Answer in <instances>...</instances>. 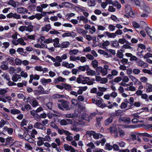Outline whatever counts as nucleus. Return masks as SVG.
Listing matches in <instances>:
<instances>
[{
	"label": "nucleus",
	"instance_id": "8fccbe9b",
	"mask_svg": "<svg viewBox=\"0 0 152 152\" xmlns=\"http://www.w3.org/2000/svg\"><path fill=\"white\" fill-rule=\"evenodd\" d=\"M104 35L103 34H99L97 37V38L99 42H100L101 41L104 39Z\"/></svg>",
	"mask_w": 152,
	"mask_h": 152
},
{
	"label": "nucleus",
	"instance_id": "13d9d810",
	"mask_svg": "<svg viewBox=\"0 0 152 152\" xmlns=\"http://www.w3.org/2000/svg\"><path fill=\"white\" fill-rule=\"evenodd\" d=\"M122 81L125 83H128L129 81V77L127 76H124L122 79Z\"/></svg>",
	"mask_w": 152,
	"mask_h": 152
},
{
	"label": "nucleus",
	"instance_id": "aec40b11",
	"mask_svg": "<svg viewBox=\"0 0 152 152\" xmlns=\"http://www.w3.org/2000/svg\"><path fill=\"white\" fill-rule=\"evenodd\" d=\"M123 114V111L121 110H118L115 111V112L113 113V115L114 116H119Z\"/></svg>",
	"mask_w": 152,
	"mask_h": 152
},
{
	"label": "nucleus",
	"instance_id": "58836bf2",
	"mask_svg": "<svg viewBox=\"0 0 152 152\" xmlns=\"http://www.w3.org/2000/svg\"><path fill=\"white\" fill-rule=\"evenodd\" d=\"M94 132L93 131H88L86 132V134L89 137H91L92 135L93 136Z\"/></svg>",
	"mask_w": 152,
	"mask_h": 152
},
{
	"label": "nucleus",
	"instance_id": "f257e3e1",
	"mask_svg": "<svg viewBox=\"0 0 152 152\" xmlns=\"http://www.w3.org/2000/svg\"><path fill=\"white\" fill-rule=\"evenodd\" d=\"M58 102H61V104H57L58 108L61 110L64 111V109L67 110H71V107L69 106V102L64 100L58 101Z\"/></svg>",
	"mask_w": 152,
	"mask_h": 152
},
{
	"label": "nucleus",
	"instance_id": "2eb2a0df",
	"mask_svg": "<svg viewBox=\"0 0 152 152\" xmlns=\"http://www.w3.org/2000/svg\"><path fill=\"white\" fill-rule=\"evenodd\" d=\"M51 29L50 25L49 24H46L44 26L42 27L41 28L42 31H46L48 32Z\"/></svg>",
	"mask_w": 152,
	"mask_h": 152
},
{
	"label": "nucleus",
	"instance_id": "f8f14e48",
	"mask_svg": "<svg viewBox=\"0 0 152 152\" xmlns=\"http://www.w3.org/2000/svg\"><path fill=\"white\" fill-rule=\"evenodd\" d=\"M130 121L131 119L129 117H120L119 119V122L124 121L126 124L130 123Z\"/></svg>",
	"mask_w": 152,
	"mask_h": 152
},
{
	"label": "nucleus",
	"instance_id": "f3484780",
	"mask_svg": "<svg viewBox=\"0 0 152 152\" xmlns=\"http://www.w3.org/2000/svg\"><path fill=\"white\" fill-rule=\"evenodd\" d=\"M86 73L88 75L94 76L96 74V73L95 71L91 70L90 68L87 69Z\"/></svg>",
	"mask_w": 152,
	"mask_h": 152
},
{
	"label": "nucleus",
	"instance_id": "c9c22d12",
	"mask_svg": "<svg viewBox=\"0 0 152 152\" xmlns=\"http://www.w3.org/2000/svg\"><path fill=\"white\" fill-rule=\"evenodd\" d=\"M102 134L99 133H96L95 132L94 134L93 137L95 139H97L100 137L102 138Z\"/></svg>",
	"mask_w": 152,
	"mask_h": 152
},
{
	"label": "nucleus",
	"instance_id": "7c9ffc66",
	"mask_svg": "<svg viewBox=\"0 0 152 152\" xmlns=\"http://www.w3.org/2000/svg\"><path fill=\"white\" fill-rule=\"evenodd\" d=\"M87 59L85 57L79 56L77 57V60H79L82 63L85 62Z\"/></svg>",
	"mask_w": 152,
	"mask_h": 152
},
{
	"label": "nucleus",
	"instance_id": "4be33fe9",
	"mask_svg": "<svg viewBox=\"0 0 152 152\" xmlns=\"http://www.w3.org/2000/svg\"><path fill=\"white\" fill-rule=\"evenodd\" d=\"M5 62L3 61L1 63V65L0 66V68L3 70H7L9 69L8 66L5 64Z\"/></svg>",
	"mask_w": 152,
	"mask_h": 152
},
{
	"label": "nucleus",
	"instance_id": "e433bc0d",
	"mask_svg": "<svg viewBox=\"0 0 152 152\" xmlns=\"http://www.w3.org/2000/svg\"><path fill=\"white\" fill-rule=\"evenodd\" d=\"M43 138L41 137H39L38 139L39 140L37 142V145L39 146H40L44 144L43 140H42Z\"/></svg>",
	"mask_w": 152,
	"mask_h": 152
},
{
	"label": "nucleus",
	"instance_id": "393cba45",
	"mask_svg": "<svg viewBox=\"0 0 152 152\" xmlns=\"http://www.w3.org/2000/svg\"><path fill=\"white\" fill-rule=\"evenodd\" d=\"M65 97V96L64 95H60L58 94H55L52 96V98L54 99L64 98Z\"/></svg>",
	"mask_w": 152,
	"mask_h": 152
},
{
	"label": "nucleus",
	"instance_id": "ea45409f",
	"mask_svg": "<svg viewBox=\"0 0 152 152\" xmlns=\"http://www.w3.org/2000/svg\"><path fill=\"white\" fill-rule=\"evenodd\" d=\"M18 44H19L20 45L23 46L26 45V43L24 42L23 39L21 38L18 39Z\"/></svg>",
	"mask_w": 152,
	"mask_h": 152
},
{
	"label": "nucleus",
	"instance_id": "49530a36",
	"mask_svg": "<svg viewBox=\"0 0 152 152\" xmlns=\"http://www.w3.org/2000/svg\"><path fill=\"white\" fill-rule=\"evenodd\" d=\"M140 80L142 82L144 83H146L148 81L147 78L145 77H141Z\"/></svg>",
	"mask_w": 152,
	"mask_h": 152
},
{
	"label": "nucleus",
	"instance_id": "69168bd1",
	"mask_svg": "<svg viewBox=\"0 0 152 152\" xmlns=\"http://www.w3.org/2000/svg\"><path fill=\"white\" fill-rule=\"evenodd\" d=\"M36 35H28L27 36L28 38L32 40H35V37Z\"/></svg>",
	"mask_w": 152,
	"mask_h": 152
},
{
	"label": "nucleus",
	"instance_id": "b1692460",
	"mask_svg": "<svg viewBox=\"0 0 152 152\" xmlns=\"http://www.w3.org/2000/svg\"><path fill=\"white\" fill-rule=\"evenodd\" d=\"M125 90L126 91H135L136 88L133 86H128V87L125 88Z\"/></svg>",
	"mask_w": 152,
	"mask_h": 152
},
{
	"label": "nucleus",
	"instance_id": "5701e85b",
	"mask_svg": "<svg viewBox=\"0 0 152 152\" xmlns=\"http://www.w3.org/2000/svg\"><path fill=\"white\" fill-rule=\"evenodd\" d=\"M76 31L78 33L83 34H85L86 33L85 30L80 28H77L76 29Z\"/></svg>",
	"mask_w": 152,
	"mask_h": 152
},
{
	"label": "nucleus",
	"instance_id": "2f4dec72",
	"mask_svg": "<svg viewBox=\"0 0 152 152\" xmlns=\"http://www.w3.org/2000/svg\"><path fill=\"white\" fill-rule=\"evenodd\" d=\"M98 62L96 60H95L92 61L91 64L93 67L94 68H96L98 66Z\"/></svg>",
	"mask_w": 152,
	"mask_h": 152
},
{
	"label": "nucleus",
	"instance_id": "c756f323",
	"mask_svg": "<svg viewBox=\"0 0 152 152\" xmlns=\"http://www.w3.org/2000/svg\"><path fill=\"white\" fill-rule=\"evenodd\" d=\"M10 112L11 114L13 115L19 114L21 113L19 110L16 109H12Z\"/></svg>",
	"mask_w": 152,
	"mask_h": 152
},
{
	"label": "nucleus",
	"instance_id": "603ef678",
	"mask_svg": "<svg viewBox=\"0 0 152 152\" xmlns=\"http://www.w3.org/2000/svg\"><path fill=\"white\" fill-rule=\"evenodd\" d=\"M20 74V75L21 77V76L25 78L27 77L28 76V74L24 71H21Z\"/></svg>",
	"mask_w": 152,
	"mask_h": 152
},
{
	"label": "nucleus",
	"instance_id": "4d7b16f0",
	"mask_svg": "<svg viewBox=\"0 0 152 152\" xmlns=\"http://www.w3.org/2000/svg\"><path fill=\"white\" fill-rule=\"evenodd\" d=\"M113 148L112 146L109 143H107L105 147V149H108L109 150H111Z\"/></svg>",
	"mask_w": 152,
	"mask_h": 152
},
{
	"label": "nucleus",
	"instance_id": "79ce46f5",
	"mask_svg": "<svg viewBox=\"0 0 152 152\" xmlns=\"http://www.w3.org/2000/svg\"><path fill=\"white\" fill-rule=\"evenodd\" d=\"M1 76L5 79L7 80H9L10 79L8 74L7 73H4L1 75Z\"/></svg>",
	"mask_w": 152,
	"mask_h": 152
},
{
	"label": "nucleus",
	"instance_id": "39448f33",
	"mask_svg": "<svg viewBox=\"0 0 152 152\" xmlns=\"http://www.w3.org/2000/svg\"><path fill=\"white\" fill-rule=\"evenodd\" d=\"M7 4L14 8H15L17 7H19L20 4L19 2L15 1L13 0H9L7 2Z\"/></svg>",
	"mask_w": 152,
	"mask_h": 152
},
{
	"label": "nucleus",
	"instance_id": "6e6552de",
	"mask_svg": "<svg viewBox=\"0 0 152 152\" xmlns=\"http://www.w3.org/2000/svg\"><path fill=\"white\" fill-rule=\"evenodd\" d=\"M109 130L111 133H114V136L115 137H117L118 136V134L117 131V129L115 126L114 125H111L110 127Z\"/></svg>",
	"mask_w": 152,
	"mask_h": 152
},
{
	"label": "nucleus",
	"instance_id": "a18cd8bd",
	"mask_svg": "<svg viewBox=\"0 0 152 152\" xmlns=\"http://www.w3.org/2000/svg\"><path fill=\"white\" fill-rule=\"evenodd\" d=\"M64 147L65 150L69 151H70L72 146L71 145L69 146L68 144H65L64 145Z\"/></svg>",
	"mask_w": 152,
	"mask_h": 152
},
{
	"label": "nucleus",
	"instance_id": "774afa93",
	"mask_svg": "<svg viewBox=\"0 0 152 152\" xmlns=\"http://www.w3.org/2000/svg\"><path fill=\"white\" fill-rule=\"evenodd\" d=\"M108 28L111 31H113L115 30V26L111 24H110L109 25Z\"/></svg>",
	"mask_w": 152,
	"mask_h": 152
},
{
	"label": "nucleus",
	"instance_id": "dca6fc26",
	"mask_svg": "<svg viewBox=\"0 0 152 152\" xmlns=\"http://www.w3.org/2000/svg\"><path fill=\"white\" fill-rule=\"evenodd\" d=\"M78 20H79L80 21H82L83 23H86L88 22V19L87 18L83 16H78L77 17Z\"/></svg>",
	"mask_w": 152,
	"mask_h": 152
},
{
	"label": "nucleus",
	"instance_id": "052dcab7",
	"mask_svg": "<svg viewBox=\"0 0 152 152\" xmlns=\"http://www.w3.org/2000/svg\"><path fill=\"white\" fill-rule=\"evenodd\" d=\"M141 98L145 99L146 101H148V95L146 94H142L141 95Z\"/></svg>",
	"mask_w": 152,
	"mask_h": 152
},
{
	"label": "nucleus",
	"instance_id": "f704fd0d",
	"mask_svg": "<svg viewBox=\"0 0 152 152\" xmlns=\"http://www.w3.org/2000/svg\"><path fill=\"white\" fill-rule=\"evenodd\" d=\"M146 86L148 87L146 91L147 92H150L152 91V85L148 83H146Z\"/></svg>",
	"mask_w": 152,
	"mask_h": 152
},
{
	"label": "nucleus",
	"instance_id": "9d476101",
	"mask_svg": "<svg viewBox=\"0 0 152 152\" xmlns=\"http://www.w3.org/2000/svg\"><path fill=\"white\" fill-rule=\"evenodd\" d=\"M62 66L69 69H72L75 66L73 64H69L68 62L65 61L63 62L62 63Z\"/></svg>",
	"mask_w": 152,
	"mask_h": 152
},
{
	"label": "nucleus",
	"instance_id": "680f3d73",
	"mask_svg": "<svg viewBox=\"0 0 152 152\" xmlns=\"http://www.w3.org/2000/svg\"><path fill=\"white\" fill-rule=\"evenodd\" d=\"M4 129L9 134H12L13 132V129L12 128L5 127Z\"/></svg>",
	"mask_w": 152,
	"mask_h": 152
},
{
	"label": "nucleus",
	"instance_id": "1a4fd4ad",
	"mask_svg": "<svg viewBox=\"0 0 152 152\" xmlns=\"http://www.w3.org/2000/svg\"><path fill=\"white\" fill-rule=\"evenodd\" d=\"M129 77L131 81L133 82L135 85H136L137 84H140V81L134 76L132 75H129Z\"/></svg>",
	"mask_w": 152,
	"mask_h": 152
},
{
	"label": "nucleus",
	"instance_id": "c03bdc74",
	"mask_svg": "<svg viewBox=\"0 0 152 152\" xmlns=\"http://www.w3.org/2000/svg\"><path fill=\"white\" fill-rule=\"evenodd\" d=\"M22 61L18 58H16L15 59V62L17 65H20L22 63Z\"/></svg>",
	"mask_w": 152,
	"mask_h": 152
},
{
	"label": "nucleus",
	"instance_id": "c85d7f7f",
	"mask_svg": "<svg viewBox=\"0 0 152 152\" xmlns=\"http://www.w3.org/2000/svg\"><path fill=\"white\" fill-rule=\"evenodd\" d=\"M96 104L99 107L102 108H103L104 107V105L103 104L101 100L96 101Z\"/></svg>",
	"mask_w": 152,
	"mask_h": 152
},
{
	"label": "nucleus",
	"instance_id": "412c9836",
	"mask_svg": "<svg viewBox=\"0 0 152 152\" xmlns=\"http://www.w3.org/2000/svg\"><path fill=\"white\" fill-rule=\"evenodd\" d=\"M105 34L109 38H114L116 37V35L115 33H110L108 32H106Z\"/></svg>",
	"mask_w": 152,
	"mask_h": 152
},
{
	"label": "nucleus",
	"instance_id": "bb28decb",
	"mask_svg": "<svg viewBox=\"0 0 152 152\" xmlns=\"http://www.w3.org/2000/svg\"><path fill=\"white\" fill-rule=\"evenodd\" d=\"M95 0H88L87 4L89 7H93L95 5Z\"/></svg>",
	"mask_w": 152,
	"mask_h": 152
},
{
	"label": "nucleus",
	"instance_id": "a211bd4d",
	"mask_svg": "<svg viewBox=\"0 0 152 152\" xmlns=\"http://www.w3.org/2000/svg\"><path fill=\"white\" fill-rule=\"evenodd\" d=\"M20 75L17 74L13 75L12 77V80L14 82H16L18 80L21 79Z\"/></svg>",
	"mask_w": 152,
	"mask_h": 152
},
{
	"label": "nucleus",
	"instance_id": "e2e57ef3",
	"mask_svg": "<svg viewBox=\"0 0 152 152\" xmlns=\"http://www.w3.org/2000/svg\"><path fill=\"white\" fill-rule=\"evenodd\" d=\"M141 135L142 136L146 137L149 138H151L152 137V134L151 135L147 133H142Z\"/></svg>",
	"mask_w": 152,
	"mask_h": 152
},
{
	"label": "nucleus",
	"instance_id": "5fc2aeb1",
	"mask_svg": "<svg viewBox=\"0 0 152 152\" xmlns=\"http://www.w3.org/2000/svg\"><path fill=\"white\" fill-rule=\"evenodd\" d=\"M133 72L135 75H137L140 73V71L138 69L135 68L133 69Z\"/></svg>",
	"mask_w": 152,
	"mask_h": 152
},
{
	"label": "nucleus",
	"instance_id": "ddd939ff",
	"mask_svg": "<svg viewBox=\"0 0 152 152\" xmlns=\"http://www.w3.org/2000/svg\"><path fill=\"white\" fill-rule=\"evenodd\" d=\"M58 133L60 135H62L64 134L65 135H67L69 133V132L64 130V129H59L58 127V129H57Z\"/></svg>",
	"mask_w": 152,
	"mask_h": 152
},
{
	"label": "nucleus",
	"instance_id": "72a5a7b5",
	"mask_svg": "<svg viewBox=\"0 0 152 152\" xmlns=\"http://www.w3.org/2000/svg\"><path fill=\"white\" fill-rule=\"evenodd\" d=\"M145 30L147 34L151 38L152 37V30L149 28H146Z\"/></svg>",
	"mask_w": 152,
	"mask_h": 152
},
{
	"label": "nucleus",
	"instance_id": "864d4df0",
	"mask_svg": "<svg viewBox=\"0 0 152 152\" xmlns=\"http://www.w3.org/2000/svg\"><path fill=\"white\" fill-rule=\"evenodd\" d=\"M152 54L151 53H148L146 54L145 55H144L143 56V58L144 59H146L149 58H152Z\"/></svg>",
	"mask_w": 152,
	"mask_h": 152
},
{
	"label": "nucleus",
	"instance_id": "6ab92c4d",
	"mask_svg": "<svg viewBox=\"0 0 152 152\" xmlns=\"http://www.w3.org/2000/svg\"><path fill=\"white\" fill-rule=\"evenodd\" d=\"M40 81L43 85H46L47 83L50 82L51 81V80L50 79H46L45 78H43L41 79Z\"/></svg>",
	"mask_w": 152,
	"mask_h": 152
},
{
	"label": "nucleus",
	"instance_id": "a878e982",
	"mask_svg": "<svg viewBox=\"0 0 152 152\" xmlns=\"http://www.w3.org/2000/svg\"><path fill=\"white\" fill-rule=\"evenodd\" d=\"M70 43L68 42H65L62 43L60 46V47L61 48H65L67 47L69 45Z\"/></svg>",
	"mask_w": 152,
	"mask_h": 152
},
{
	"label": "nucleus",
	"instance_id": "0e129e2a",
	"mask_svg": "<svg viewBox=\"0 0 152 152\" xmlns=\"http://www.w3.org/2000/svg\"><path fill=\"white\" fill-rule=\"evenodd\" d=\"M132 25L134 27L136 28H139L140 27V25L135 21L133 22Z\"/></svg>",
	"mask_w": 152,
	"mask_h": 152
},
{
	"label": "nucleus",
	"instance_id": "473e14b6",
	"mask_svg": "<svg viewBox=\"0 0 152 152\" xmlns=\"http://www.w3.org/2000/svg\"><path fill=\"white\" fill-rule=\"evenodd\" d=\"M69 133L67 135H66L67 136L66 137V140L68 141H71L73 139V137L72 136L70 135L72 134L69 132Z\"/></svg>",
	"mask_w": 152,
	"mask_h": 152
},
{
	"label": "nucleus",
	"instance_id": "6e6d98bb",
	"mask_svg": "<svg viewBox=\"0 0 152 152\" xmlns=\"http://www.w3.org/2000/svg\"><path fill=\"white\" fill-rule=\"evenodd\" d=\"M7 60L10 64L12 65L13 64L14 62L13 58L12 57H9L7 58Z\"/></svg>",
	"mask_w": 152,
	"mask_h": 152
},
{
	"label": "nucleus",
	"instance_id": "bf43d9fd",
	"mask_svg": "<svg viewBox=\"0 0 152 152\" xmlns=\"http://www.w3.org/2000/svg\"><path fill=\"white\" fill-rule=\"evenodd\" d=\"M111 18L113 20L116 21L117 23H119V20L117 19V18L115 15H112L111 17Z\"/></svg>",
	"mask_w": 152,
	"mask_h": 152
},
{
	"label": "nucleus",
	"instance_id": "cd10ccee",
	"mask_svg": "<svg viewBox=\"0 0 152 152\" xmlns=\"http://www.w3.org/2000/svg\"><path fill=\"white\" fill-rule=\"evenodd\" d=\"M144 51L142 50L141 51H138L136 53V55L139 58H143L144 55L143 54Z\"/></svg>",
	"mask_w": 152,
	"mask_h": 152
},
{
	"label": "nucleus",
	"instance_id": "f03ea898",
	"mask_svg": "<svg viewBox=\"0 0 152 152\" xmlns=\"http://www.w3.org/2000/svg\"><path fill=\"white\" fill-rule=\"evenodd\" d=\"M90 80L89 77H84L82 75H79L77 79V83H82L83 84H86L87 82V81Z\"/></svg>",
	"mask_w": 152,
	"mask_h": 152
},
{
	"label": "nucleus",
	"instance_id": "423d86ee",
	"mask_svg": "<svg viewBox=\"0 0 152 152\" xmlns=\"http://www.w3.org/2000/svg\"><path fill=\"white\" fill-rule=\"evenodd\" d=\"M34 128L42 130H45L46 128L44 125L40 123L37 122L34 125Z\"/></svg>",
	"mask_w": 152,
	"mask_h": 152
},
{
	"label": "nucleus",
	"instance_id": "a19ab883",
	"mask_svg": "<svg viewBox=\"0 0 152 152\" xmlns=\"http://www.w3.org/2000/svg\"><path fill=\"white\" fill-rule=\"evenodd\" d=\"M16 71V69L13 66H11L9 68V72L10 74H13L15 73Z\"/></svg>",
	"mask_w": 152,
	"mask_h": 152
},
{
	"label": "nucleus",
	"instance_id": "4c0bfd02",
	"mask_svg": "<svg viewBox=\"0 0 152 152\" xmlns=\"http://www.w3.org/2000/svg\"><path fill=\"white\" fill-rule=\"evenodd\" d=\"M26 31L31 32L33 31V26L31 25H30L27 26H26Z\"/></svg>",
	"mask_w": 152,
	"mask_h": 152
},
{
	"label": "nucleus",
	"instance_id": "9b49d317",
	"mask_svg": "<svg viewBox=\"0 0 152 152\" xmlns=\"http://www.w3.org/2000/svg\"><path fill=\"white\" fill-rule=\"evenodd\" d=\"M28 10L23 7H20L17 9V12L19 14H25L28 12Z\"/></svg>",
	"mask_w": 152,
	"mask_h": 152
},
{
	"label": "nucleus",
	"instance_id": "0eeeda50",
	"mask_svg": "<svg viewBox=\"0 0 152 152\" xmlns=\"http://www.w3.org/2000/svg\"><path fill=\"white\" fill-rule=\"evenodd\" d=\"M137 65L143 68H145L148 66V64L144 61L139 59L136 62Z\"/></svg>",
	"mask_w": 152,
	"mask_h": 152
},
{
	"label": "nucleus",
	"instance_id": "09e8293b",
	"mask_svg": "<svg viewBox=\"0 0 152 152\" xmlns=\"http://www.w3.org/2000/svg\"><path fill=\"white\" fill-rule=\"evenodd\" d=\"M113 76L112 75L109 74L107 76V78H105V83L108 82V80H111L113 78Z\"/></svg>",
	"mask_w": 152,
	"mask_h": 152
},
{
	"label": "nucleus",
	"instance_id": "338daca9",
	"mask_svg": "<svg viewBox=\"0 0 152 152\" xmlns=\"http://www.w3.org/2000/svg\"><path fill=\"white\" fill-rule=\"evenodd\" d=\"M27 124V121L25 119H23L20 123V126H26Z\"/></svg>",
	"mask_w": 152,
	"mask_h": 152
},
{
	"label": "nucleus",
	"instance_id": "37998d69",
	"mask_svg": "<svg viewBox=\"0 0 152 152\" xmlns=\"http://www.w3.org/2000/svg\"><path fill=\"white\" fill-rule=\"evenodd\" d=\"M78 52V50L75 49L70 50L69 52V53L70 55H73V54L75 55Z\"/></svg>",
	"mask_w": 152,
	"mask_h": 152
},
{
	"label": "nucleus",
	"instance_id": "de8ad7c7",
	"mask_svg": "<svg viewBox=\"0 0 152 152\" xmlns=\"http://www.w3.org/2000/svg\"><path fill=\"white\" fill-rule=\"evenodd\" d=\"M37 132L35 129H32L31 133V136L33 138L35 137V135H37Z\"/></svg>",
	"mask_w": 152,
	"mask_h": 152
},
{
	"label": "nucleus",
	"instance_id": "7ed1b4c3",
	"mask_svg": "<svg viewBox=\"0 0 152 152\" xmlns=\"http://www.w3.org/2000/svg\"><path fill=\"white\" fill-rule=\"evenodd\" d=\"M108 4H113L114 6L117 7L118 9L120 8L121 7V4L117 1L113 2L112 0H106V2H105V7Z\"/></svg>",
	"mask_w": 152,
	"mask_h": 152
},
{
	"label": "nucleus",
	"instance_id": "20e7f679",
	"mask_svg": "<svg viewBox=\"0 0 152 152\" xmlns=\"http://www.w3.org/2000/svg\"><path fill=\"white\" fill-rule=\"evenodd\" d=\"M72 121L71 119H67L66 120L62 119L60 121V124L62 126H65L68 124H71Z\"/></svg>",
	"mask_w": 152,
	"mask_h": 152
},
{
	"label": "nucleus",
	"instance_id": "4468645a",
	"mask_svg": "<svg viewBox=\"0 0 152 152\" xmlns=\"http://www.w3.org/2000/svg\"><path fill=\"white\" fill-rule=\"evenodd\" d=\"M118 106V104L115 102L113 103V104H111V102L110 101H108V104L105 105V107H107L108 108L112 109L114 106L117 107Z\"/></svg>",
	"mask_w": 152,
	"mask_h": 152
},
{
	"label": "nucleus",
	"instance_id": "3c124183",
	"mask_svg": "<svg viewBox=\"0 0 152 152\" xmlns=\"http://www.w3.org/2000/svg\"><path fill=\"white\" fill-rule=\"evenodd\" d=\"M118 131L119 133V135L120 137H122L125 135V134L124 131L122 130H118Z\"/></svg>",
	"mask_w": 152,
	"mask_h": 152
}]
</instances>
